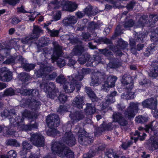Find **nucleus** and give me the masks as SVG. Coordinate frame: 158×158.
I'll use <instances>...</instances> for the list:
<instances>
[{
	"label": "nucleus",
	"mask_w": 158,
	"mask_h": 158,
	"mask_svg": "<svg viewBox=\"0 0 158 158\" xmlns=\"http://www.w3.org/2000/svg\"><path fill=\"white\" fill-rule=\"evenodd\" d=\"M51 149L54 154L64 158H72L73 156V153L67 147L58 142H52Z\"/></svg>",
	"instance_id": "f257e3e1"
},
{
	"label": "nucleus",
	"mask_w": 158,
	"mask_h": 158,
	"mask_svg": "<svg viewBox=\"0 0 158 158\" xmlns=\"http://www.w3.org/2000/svg\"><path fill=\"white\" fill-rule=\"evenodd\" d=\"M55 2L49 3L48 6L50 8L56 9L62 7L63 10L73 12L77 7V5L74 2H71L65 0H55Z\"/></svg>",
	"instance_id": "f03ea898"
},
{
	"label": "nucleus",
	"mask_w": 158,
	"mask_h": 158,
	"mask_svg": "<svg viewBox=\"0 0 158 158\" xmlns=\"http://www.w3.org/2000/svg\"><path fill=\"white\" fill-rule=\"evenodd\" d=\"M46 122L50 129L47 131L48 135L55 136L59 134L55 127L59 126L60 123L59 118L58 115L55 114L48 115L46 119Z\"/></svg>",
	"instance_id": "7ed1b4c3"
},
{
	"label": "nucleus",
	"mask_w": 158,
	"mask_h": 158,
	"mask_svg": "<svg viewBox=\"0 0 158 158\" xmlns=\"http://www.w3.org/2000/svg\"><path fill=\"white\" fill-rule=\"evenodd\" d=\"M22 115L23 117L22 118H20V117H19V119L17 118L18 121L17 122V123L19 127L22 129L23 130H30L32 129L36 128L38 127V124L36 123L31 125H24L23 123L20 125L19 123L23 122V118L24 117L28 118L29 119H35L37 116L35 112L34 113H31L30 111L25 110L23 113Z\"/></svg>",
	"instance_id": "20e7f679"
},
{
	"label": "nucleus",
	"mask_w": 158,
	"mask_h": 158,
	"mask_svg": "<svg viewBox=\"0 0 158 158\" xmlns=\"http://www.w3.org/2000/svg\"><path fill=\"white\" fill-rule=\"evenodd\" d=\"M53 45L54 49L51 59L53 61V62L57 60L58 65L60 68H61L64 66L66 63L65 60L64 59L59 58L62 54V48L56 42L53 43Z\"/></svg>",
	"instance_id": "39448f33"
},
{
	"label": "nucleus",
	"mask_w": 158,
	"mask_h": 158,
	"mask_svg": "<svg viewBox=\"0 0 158 158\" xmlns=\"http://www.w3.org/2000/svg\"><path fill=\"white\" fill-rule=\"evenodd\" d=\"M53 69L54 68L52 66H48L42 64L40 65V69L37 72L35 73V74L38 77L45 76L47 79L52 80L56 76V73L54 72L49 75H48L47 74Z\"/></svg>",
	"instance_id": "423d86ee"
},
{
	"label": "nucleus",
	"mask_w": 158,
	"mask_h": 158,
	"mask_svg": "<svg viewBox=\"0 0 158 158\" xmlns=\"http://www.w3.org/2000/svg\"><path fill=\"white\" fill-rule=\"evenodd\" d=\"M84 51L83 46L81 45L76 47L72 52V54L80 55L78 61L80 64H83L86 61L91 60L90 56L88 54L85 53L84 54L81 55Z\"/></svg>",
	"instance_id": "0eeeda50"
},
{
	"label": "nucleus",
	"mask_w": 158,
	"mask_h": 158,
	"mask_svg": "<svg viewBox=\"0 0 158 158\" xmlns=\"http://www.w3.org/2000/svg\"><path fill=\"white\" fill-rule=\"evenodd\" d=\"M74 131L78 133V140L81 144L87 145V143L89 144L93 142V139L86 136L85 131L78 126L75 129Z\"/></svg>",
	"instance_id": "6e6552de"
},
{
	"label": "nucleus",
	"mask_w": 158,
	"mask_h": 158,
	"mask_svg": "<svg viewBox=\"0 0 158 158\" xmlns=\"http://www.w3.org/2000/svg\"><path fill=\"white\" fill-rule=\"evenodd\" d=\"M139 105L140 104L138 102H131L129 107L124 113L125 116L128 118H134L139 110Z\"/></svg>",
	"instance_id": "1a4fd4ad"
},
{
	"label": "nucleus",
	"mask_w": 158,
	"mask_h": 158,
	"mask_svg": "<svg viewBox=\"0 0 158 158\" xmlns=\"http://www.w3.org/2000/svg\"><path fill=\"white\" fill-rule=\"evenodd\" d=\"M33 144L38 147H43L44 145V139L40 133L32 134L30 139Z\"/></svg>",
	"instance_id": "9d476101"
},
{
	"label": "nucleus",
	"mask_w": 158,
	"mask_h": 158,
	"mask_svg": "<svg viewBox=\"0 0 158 158\" xmlns=\"http://www.w3.org/2000/svg\"><path fill=\"white\" fill-rule=\"evenodd\" d=\"M12 73L6 68L0 69V80L8 81L12 78Z\"/></svg>",
	"instance_id": "9b49d317"
},
{
	"label": "nucleus",
	"mask_w": 158,
	"mask_h": 158,
	"mask_svg": "<svg viewBox=\"0 0 158 158\" xmlns=\"http://www.w3.org/2000/svg\"><path fill=\"white\" fill-rule=\"evenodd\" d=\"M131 80H132L131 78L129 77H126L125 76H124L123 77L121 81L122 83L124 85H129V86H130L129 87H127L128 90H129L128 93L129 99H132L134 98L135 97L134 92L132 91H131V89L133 87V84L132 83H129V82H131Z\"/></svg>",
	"instance_id": "f8f14e48"
},
{
	"label": "nucleus",
	"mask_w": 158,
	"mask_h": 158,
	"mask_svg": "<svg viewBox=\"0 0 158 158\" xmlns=\"http://www.w3.org/2000/svg\"><path fill=\"white\" fill-rule=\"evenodd\" d=\"M157 101L156 98H152L147 99L143 101V106L151 109H155L157 106Z\"/></svg>",
	"instance_id": "ddd939ff"
},
{
	"label": "nucleus",
	"mask_w": 158,
	"mask_h": 158,
	"mask_svg": "<svg viewBox=\"0 0 158 158\" xmlns=\"http://www.w3.org/2000/svg\"><path fill=\"white\" fill-rule=\"evenodd\" d=\"M117 79V77L115 76L109 77L107 79V80L102 85V89L107 90H108V89L109 88L114 86Z\"/></svg>",
	"instance_id": "4468645a"
},
{
	"label": "nucleus",
	"mask_w": 158,
	"mask_h": 158,
	"mask_svg": "<svg viewBox=\"0 0 158 158\" xmlns=\"http://www.w3.org/2000/svg\"><path fill=\"white\" fill-rule=\"evenodd\" d=\"M63 140L69 146L74 145L76 143V139L71 132H66L63 138Z\"/></svg>",
	"instance_id": "2eb2a0df"
},
{
	"label": "nucleus",
	"mask_w": 158,
	"mask_h": 158,
	"mask_svg": "<svg viewBox=\"0 0 158 158\" xmlns=\"http://www.w3.org/2000/svg\"><path fill=\"white\" fill-rule=\"evenodd\" d=\"M114 121L117 122L122 126H125L127 123V121L126 120L123 115L119 112H114L113 115Z\"/></svg>",
	"instance_id": "dca6fc26"
},
{
	"label": "nucleus",
	"mask_w": 158,
	"mask_h": 158,
	"mask_svg": "<svg viewBox=\"0 0 158 158\" xmlns=\"http://www.w3.org/2000/svg\"><path fill=\"white\" fill-rule=\"evenodd\" d=\"M128 44L127 42L124 41L122 39H120L118 42V44L113 51L119 56H120L122 53L121 50L124 49L127 47Z\"/></svg>",
	"instance_id": "f3484780"
},
{
	"label": "nucleus",
	"mask_w": 158,
	"mask_h": 158,
	"mask_svg": "<svg viewBox=\"0 0 158 158\" xmlns=\"http://www.w3.org/2000/svg\"><path fill=\"white\" fill-rule=\"evenodd\" d=\"M77 18L74 16H70L65 18L62 20L63 24L66 26H73L76 23Z\"/></svg>",
	"instance_id": "a211bd4d"
},
{
	"label": "nucleus",
	"mask_w": 158,
	"mask_h": 158,
	"mask_svg": "<svg viewBox=\"0 0 158 158\" xmlns=\"http://www.w3.org/2000/svg\"><path fill=\"white\" fill-rule=\"evenodd\" d=\"M83 75H81L80 73L78 75L75 76L74 78L73 76L69 77L70 81H72L75 84L76 88L78 90L81 87V83L80 81H81L83 78Z\"/></svg>",
	"instance_id": "6ab92c4d"
},
{
	"label": "nucleus",
	"mask_w": 158,
	"mask_h": 158,
	"mask_svg": "<svg viewBox=\"0 0 158 158\" xmlns=\"http://www.w3.org/2000/svg\"><path fill=\"white\" fill-rule=\"evenodd\" d=\"M72 104L74 106L78 108H82L84 104L83 97L80 95L77 96L73 100Z\"/></svg>",
	"instance_id": "aec40b11"
},
{
	"label": "nucleus",
	"mask_w": 158,
	"mask_h": 158,
	"mask_svg": "<svg viewBox=\"0 0 158 158\" xmlns=\"http://www.w3.org/2000/svg\"><path fill=\"white\" fill-rule=\"evenodd\" d=\"M22 59L21 56H10L7 58V59L4 62V63L6 64H13L22 61Z\"/></svg>",
	"instance_id": "412c9836"
},
{
	"label": "nucleus",
	"mask_w": 158,
	"mask_h": 158,
	"mask_svg": "<svg viewBox=\"0 0 158 158\" xmlns=\"http://www.w3.org/2000/svg\"><path fill=\"white\" fill-rule=\"evenodd\" d=\"M22 146V149L20 152L19 153L21 156H23L27 154L29 150L31 148V146L28 142L25 141L23 143Z\"/></svg>",
	"instance_id": "4be33fe9"
},
{
	"label": "nucleus",
	"mask_w": 158,
	"mask_h": 158,
	"mask_svg": "<svg viewBox=\"0 0 158 158\" xmlns=\"http://www.w3.org/2000/svg\"><path fill=\"white\" fill-rule=\"evenodd\" d=\"M75 84L74 82L71 81V83H69L67 82L64 85L63 88L64 91L67 93H71L73 92L75 89L74 85Z\"/></svg>",
	"instance_id": "5701e85b"
},
{
	"label": "nucleus",
	"mask_w": 158,
	"mask_h": 158,
	"mask_svg": "<svg viewBox=\"0 0 158 158\" xmlns=\"http://www.w3.org/2000/svg\"><path fill=\"white\" fill-rule=\"evenodd\" d=\"M69 116L72 120L74 121H79L82 119L84 117V115L81 112H71Z\"/></svg>",
	"instance_id": "b1692460"
},
{
	"label": "nucleus",
	"mask_w": 158,
	"mask_h": 158,
	"mask_svg": "<svg viewBox=\"0 0 158 158\" xmlns=\"http://www.w3.org/2000/svg\"><path fill=\"white\" fill-rule=\"evenodd\" d=\"M15 111L14 109H11L9 111L7 110H5L3 112L1 113V115L2 117L8 118L10 122L12 120V118H9V116L13 117L15 115Z\"/></svg>",
	"instance_id": "393cba45"
},
{
	"label": "nucleus",
	"mask_w": 158,
	"mask_h": 158,
	"mask_svg": "<svg viewBox=\"0 0 158 158\" xmlns=\"http://www.w3.org/2000/svg\"><path fill=\"white\" fill-rule=\"evenodd\" d=\"M85 110L86 114L88 115L93 114L96 112L94 105L91 104H87Z\"/></svg>",
	"instance_id": "a878e982"
},
{
	"label": "nucleus",
	"mask_w": 158,
	"mask_h": 158,
	"mask_svg": "<svg viewBox=\"0 0 158 158\" xmlns=\"http://www.w3.org/2000/svg\"><path fill=\"white\" fill-rule=\"evenodd\" d=\"M150 73L149 75L153 77H155L158 76V65L156 64H154L151 67Z\"/></svg>",
	"instance_id": "bb28decb"
},
{
	"label": "nucleus",
	"mask_w": 158,
	"mask_h": 158,
	"mask_svg": "<svg viewBox=\"0 0 158 158\" xmlns=\"http://www.w3.org/2000/svg\"><path fill=\"white\" fill-rule=\"evenodd\" d=\"M140 134V133H139L138 131H135V133H134L133 135L134 137L131 136V139H134L135 142H136L138 139H139L140 140H144V139L145 137L146 136V134L145 133H143L142 135V136H141Z\"/></svg>",
	"instance_id": "cd10ccee"
},
{
	"label": "nucleus",
	"mask_w": 158,
	"mask_h": 158,
	"mask_svg": "<svg viewBox=\"0 0 158 158\" xmlns=\"http://www.w3.org/2000/svg\"><path fill=\"white\" fill-rule=\"evenodd\" d=\"M34 39V38L32 36V35H29L22 38L21 41V42L24 44H30L33 42Z\"/></svg>",
	"instance_id": "c85d7f7f"
},
{
	"label": "nucleus",
	"mask_w": 158,
	"mask_h": 158,
	"mask_svg": "<svg viewBox=\"0 0 158 158\" xmlns=\"http://www.w3.org/2000/svg\"><path fill=\"white\" fill-rule=\"evenodd\" d=\"M114 102V99L113 96L110 95L107 96L106 101L102 104L103 108L106 107L109 104L113 103Z\"/></svg>",
	"instance_id": "c756f323"
},
{
	"label": "nucleus",
	"mask_w": 158,
	"mask_h": 158,
	"mask_svg": "<svg viewBox=\"0 0 158 158\" xmlns=\"http://www.w3.org/2000/svg\"><path fill=\"white\" fill-rule=\"evenodd\" d=\"M85 90L88 96L92 99V101L93 99L94 100H95L96 99L97 97L96 95L90 88L85 87Z\"/></svg>",
	"instance_id": "7c9ffc66"
},
{
	"label": "nucleus",
	"mask_w": 158,
	"mask_h": 158,
	"mask_svg": "<svg viewBox=\"0 0 158 158\" xmlns=\"http://www.w3.org/2000/svg\"><path fill=\"white\" fill-rule=\"evenodd\" d=\"M17 156L16 152L13 150H11L9 151L7 155H2L1 156V158H15Z\"/></svg>",
	"instance_id": "2f4dec72"
},
{
	"label": "nucleus",
	"mask_w": 158,
	"mask_h": 158,
	"mask_svg": "<svg viewBox=\"0 0 158 158\" xmlns=\"http://www.w3.org/2000/svg\"><path fill=\"white\" fill-rule=\"evenodd\" d=\"M41 29L38 26H33V33L31 35L33 36L34 39H36L38 37V35L41 32Z\"/></svg>",
	"instance_id": "473e14b6"
},
{
	"label": "nucleus",
	"mask_w": 158,
	"mask_h": 158,
	"mask_svg": "<svg viewBox=\"0 0 158 158\" xmlns=\"http://www.w3.org/2000/svg\"><path fill=\"white\" fill-rule=\"evenodd\" d=\"M56 81L57 82L62 85L63 86L67 82L66 78L62 74L60 75L56 78Z\"/></svg>",
	"instance_id": "72a5a7b5"
},
{
	"label": "nucleus",
	"mask_w": 158,
	"mask_h": 158,
	"mask_svg": "<svg viewBox=\"0 0 158 158\" xmlns=\"http://www.w3.org/2000/svg\"><path fill=\"white\" fill-rule=\"evenodd\" d=\"M135 120L137 123H142L147 121L148 120V118L142 115H139L136 117Z\"/></svg>",
	"instance_id": "f704fd0d"
},
{
	"label": "nucleus",
	"mask_w": 158,
	"mask_h": 158,
	"mask_svg": "<svg viewBox=\"0 0 158 158\" xmlns=\"http://www.w3.org/2000/svg\"><path fill=\"white\" fill-rule=\"evenodd\" d=\"M96 33L94 35V36L93 35H90L89 33H83L82 39L85 40V41L93 40L94 39L93 36H96Z\"/></svg>",
	"instance_id": "c9c22d12"
},
{
	"label": "nucleus",
	"mask_w": 158,
	"mask_h": 158,
	"mask_svg": "<svg viewBox=\"0 0 158 158\" xmlns=\"http://www.w3.org/2000/svg\"><path fill=\"white\" fill-rule=\"evenodd\" d=\"M151 38L152 41H153L156 42L158 40V28L156 29L152 32Z\"/></svg>",
	"instance_id": "e433bc0d"
},
{
	"label": "nucleus",
	"mask_w": 158,
	"mask_h": 158,
	"mask_svg": "<svg viewBox=\"0 0 158 158\" xmlns=\"http://www.w3.org/2000/svg\"><path fill=\"white\" fill-rule=\"evenodd\" d=\"M6 144L8 145L15 147H19L20 146L19 143L15 139H11L7 140Z\"/></svg>",
	"instance_id": "4c0bfd02"
},
{
	"label": "nucleus",
	"mask_w": 158,
	"mask_h": 158,
	"mask_svg": "<svg viewBox=\"0 0 158 158\" xmlns=\"http://www.w3.org/2000/svg\"><path fill=\"white\" fill-rule=\"evenodd\" d=\"M92 7L91 6H88L85 9L84 11L85 14H86L88 16L91 15H94L95 14L92 11Z\"/></svg>",
	"instance_id": "58836bf2"
},
{
	"label": "nucleus",
	"mask_w": 158,
	"mask_h": 158,
	"mask_svg": "<svg viewBox=\"0 0 158 158\" xmlns=\"http://www.w3.org/2000/svg\"><path fill=\"white\" fill-rule=\"evenodd\" d=\"M134 23L132 19H130L125 22L124 24V27L126 30H128L129 28L133 26Z\"/></svg>",
	"instance_id": "ea45409f"
},
{
	"label": "nucleus",
	"mask_w": 158,
	"mask_h": 158,
	"mask_svg": "<svg viewBox=\"0 0 158 158\" xmlns=\"http://www.w3.org/2000/svg\"><path fill=\"white\" fill-rule=\"evenodd\" d=\"M15 92L13 89L11 88L7 89L4 92L3 94H2L3 96H12L14 95Z\"/></svg>",
	"instance_id": "a19ab883"
},
{
	"label": "nucleus",
	"mask_w": 158,
	"mask_h": 158,
	"mask_svg": "<svg viewBox=\"0 0 158 158\" xmlns=\"http://www.w3.org/2000/svg\"><path fill=\"white\" fill-rule=\"evenodd\" d=\"M45 88L48 89L46 92H49V91L55 90V86L52 82H50L47 84V86H45Z\"/></svg>",
	"instance_id": "79ce46f5"
},
{
	"label": "nucleus",
	"mask_w": 158,
	"mask_h": 158,
	"mask_svg": "<svg viewBox=\"0 0 158 158\" xmlns=\"http://www.w3.org/2000/svg\"><path fill=\"white\" fill-rule=\"evenodd\" d=\"M19 77L22 81H28L29 77L27 73H23L19 75Z\"/></svg>",
	"instance_id": "37998d69"
},
{
	"label": "nucleus",
	"mask_w": 158,
	"mask_h": 158,
	"mask_svg": "<svg viewBox=\"0 0 158 158\" xmlns=\"http://www.w3.org/2000/svg\"><path fill=\"white\" fill-rule=\"evenodd\" d=\"M65 40H69V43H75V40L74 39L73 36L72 35H66L63 36Z\"/></svg>",
	"instance_id": "c03bdc74"
},
{
	"label": "nucleus",
	"mask_w": 158,
	"mask_h": 158,
	"mask_svg": "<svg viewBox=\"0 0 158 158\" xmlns=\"http://www.w3.org/2000/svg\"><path fill=\"white\" fill-rule=\"evenodd\" d=\"M99 51L106 56H108L112 55L111 51L106 48L104 49H99Z\"/></svg>",
	"instance_id": "a18cd8bd"
},
{
	"label": "nucleus",
	"mask_w": 158,
	"mask_h": 158,
	"mask_svg": "<svg viewBox=\"0 0 158 158\" xmlns=\"http://www.w3.org/2000/svg\"><path fill=\"white\" fill-rule=\"evenodd\" d=\"M149 21L151 24L156 23L158 20V17L157 15H151L149 16Z\"/></svg>",
	"instance_id": "49530a36"
},
{
	"label": "nucleus",
	"mask_w": 158,
	"mask_h": 158,
	"mask_svg": "<svg viewBox=\"0 0 158 158\" xmlns=\"http://www.w3.org/2000/svg\"><path fill=\"white\" fill-rule=\"evenodd\" d=\"M148 33H146L144 32H141L137 36V40L139 41H141L143 40V39L146 37Z\"/></svg>",
	"instance_id": "de8ad7c7"
},
{
	"label": "nucleus",
	"mask_w": 158,
	"mask_h": 158,
	"mask_svg": "<svg viewBox=\"0 0 158 158\" xmlns=\"http://www.w3.org/2000/svg\"><path fill=\"white\" fill-rule=\"evenodd\" d=\"M35 67L34 64H27L24 66V68L27 71H29L33 69Z\"/></svg>",
	"instance_id": "09e8293b"
},
{
	"label": "nucleus",
	"mask_w": 158,
	"mask_h": 158,
	"mask_svg": "<svg viewBox=\"0 0 158 158\" xmlns=\"http://www.w3.org/2000/svg\"><path fill=\"white\" fill-rule=\"evenodd\" d=\"M146 20L145 19H144L143 17L140 18L139 21L138 22V27H143L146 24Z\"/></svg>",
	"instance_id": "8fccbe9b"
},
{
	"label": "nucleus",
	"mask_w": 158,
	"mask_h": 158,
	"mask_svg": "<svg viewBox=\"0 0 158 158\" xmlns=\"http://www.w3.org/2000/svg\"><path fill=\"white\" fill-rule=\"evenodd\" d=\"M48 93V97L52 99L54 98L57 95V93H58V92H56L55 90L49 91Z\"/></svg>",
	"instance_id": "3c124183"
},
{
	"label": "nucleus",
	"mask_w": 158,
	"mask_h": 158,
	"mask_svg": "<svg viewBox=\"0 0 158 158\" xmlns=\"http://www.w3.org/2000/svg\"><path fill=\"white\" fill-rule=\"evenodd\" d=\"M58 99L61 103H64L66 101L67 97L63 94H60L58 97Z\"/></svg>",
	"instance_id": "603ef678"
},
{
	"label": "nucleus",
	"mask_w": 158,
	"mask_h": 158,
	"mask_svg": "<svg viewBox=\"0 0 158 158\" xmlns=\"http://www.w3.org/2000/svg\"><path fill=\"white\" fill-rule=\"evenodd\" d=\"M19 0H4L3 2L5 3H8L10 5H15L18 3Z\"/></svg>",
	"instance_id": "864d4df0"
},
{
	"label": "nucleus",
	"mask_w": 158,
	"mask_h": 158,
	"mask_svg": "<svg viewBox=\"0 0 158 158\" xmlns=\"http://www.w3.org/2000/svg\"><path fill=\"white\" fill-rule=\"evenodd\" d=\"M112 150H110V152H108L106 153V157H107L108 158H112V157H113L114 158H118V156L116 155L115 154H114V153H112Z\"/></svg>",
	"instance_id": "5fc2aeb1"
},
{
	"label": "nucleus",
	"mask_w": 158,
	"mask_h": 158,
	"mask_svg": "<svg viewBox=\"0 0 158 158\" xmlns=\"http://www.w3.org/2000/svg\"><path fill=\"white\" fill-rule=\"evenodd\" d=\"M47 45V43L44 38H42L41 40H39L38 43V47H42Z\"/></svg>",
	"instance_id": "6e6d98bb"
},
{
	"label": "nucleus",
	"mask_w": 158,
	"mask_h": 158,
	"mask_svg": "<svg viewBox=\"0 0 158 158\" xmlns=\"http://www.w3.org/2000/svg\"><path fill=\"white\" fill-rule=\"evenodd\" d=\"M135 2L134 1H131L129 2L126 6L127 10H132L134 7L135 6Z\"/></svg>",
	"instance_id": "4d7b16f0"
},
{
	"label": "nucleus",
	"mask_w": 158,
	"mask_h": 158,
	"mask_svg": "<svg viewBox=\"0 0 158 158\" xmlns=\"http://www.w3.org/2000/svg\"><path fill=\"white\" fill-rule=\"evenodd\" d=\"M90 72V70L89 69L83 68L80 73L84 77V75L89 74Z\"/></svg>",
	"instance_id": "13d9d810"
},
{
	"label": "nucleus",
	"mask_w": 158,
	"mask_h": 158,
	"mask_svg": "<svg viewBox=\"0 0 158 158\" xmlns=\"http://www.w3.org/2000/svg\"><path fill=\"white\" fill-rule=\"evenodd\" d=\"M39 15V13L37 12H35L31 14L30 15H28L29 20L31 21H34L36 17Z\"/></svg>",
	"instance_id": "bf43d9fd"
},
{
	"label": "nucleus",
	"mask_w": 158,
	"mask_h": 158,
	"mask_svg": "<svg viewBox=\"0 0 158 158\" xmlns=\"http://www.w3.org/2000/svg\"><path fill=\"white\" fill-rule=\"evenodd\" d=\"M67 110L66 106H64L60 105L57 110V112L62 114L64 112L67 111Z\"/></svg>",
	"instance_id": "052dcab7"
},
{
	"label": "nucleus",
	"mask_w": 158,
	"mask_h": 158,
	"mask_svg": "<svg viewBox=\"0 0 158 158\" xmlns=\"http://www.w3.org/2000/svg\"><path fill=\"white\" fill-rule=\"evenodd\" d=\"M152 146L154 148V149H158V137L153 141Z\"/></svg>",
	"instance_id": "680f3d73"
},
{
	"label": "nucleus",
	"mask_w": 158,
	"mask_h": 158,
	"mask_svg": "<svg viewBox=\"0 0 158 158\" xmlns=\"http://www.w3.org/2000/svg\"><path fill=\"white\" fill-rule=\"evenodd\" d=\"M31 92L32 93V94H33V93H34V94H35L36 93H37V94H38V91H36L35 90H33L32 91H31V90H28L27 89L24 90V93L23 94L24 95H30V93Z\"/></svg>",
	"instance_id": "e2e57ef3"
},
{
	"label": "nucleus",
	"mask_w": 158,
	"mask_h": 158,
	"mask_svg": "<svg viewBox=\"0 0 158 158\" xmlns=\"http://www.w3.org/2000/svg\"><path fill=\"white\" fill-rule=\"evenodd\" d=\"M31 103L32 105H34L35 110L38 109L39 107V106L41 105L40 102L36 100H34L33 102Z\"/></svg>",
	"instance_id": "0e129e2a"
},
{
	"label": "nucleus",
	"mask_w": 158,
	"mask_h": 158,
	"mask_svg": "<svg viewBox=\"0 0 158 158\" xmlns=\"http://www.w3.org/2000/svg\"><path fill=\"white\" fill-rule=\"evenodd\" d=\"M157 49L156 45L154 44H152L150 46V47L148 48V50H149L148 51L150 53H151V51L152 52L156 50Z\"/></svg>",
	"instance_id": "69168bd1"
},
{
	"label": "nucleus",
	"mask_w": 158,
	"mask_h": 158,
	"mask_svg": "<svg viewBox=\"0 0 158 158\" xmlns=\"http://www.w3.org/2000/svg\"><path fill=\"white\" fill-rule=\"evenodd\" d=\"M50 35L51 36H57L59 33V31L57 30H52L50 31Z\"/></svg>",
	"instance_id": "338daca9"
},
{
	"label": "nucleus",
	"mask_w": 158,
	"mask_h": 158,
	"mask_svg": "<svg viewBox=\"0 0 158 158\" xmlns=\"http://www.w3.org/2000/svg\"><path fill=\"white\" fill-rule=\"evenodd\" d=\"M99 84V81L98 80V78H97L96 80H94L93 78L92 79V81L90 83L91 85L92 86H97Z\"/></svg>",
	"instance_id": "774afa93"
}]
</instances>
